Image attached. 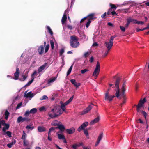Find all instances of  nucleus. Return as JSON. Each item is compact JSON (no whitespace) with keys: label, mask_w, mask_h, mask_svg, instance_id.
Segmentation results:
<instances>
[{"label":"nucleus","mask_w":149,"mask_h":149,"mask_svg":"<svg viewBox=\"0 0 149 149\" xmlns=\"http://www.w3.org/2000/svg\"><path fill=\"white\" fill-rule=\"evenodd\" d=\"M126 80L124 81L121 88V91L120 92V97H119V98L120 100L123 98L122 102L120 104L121 106H122L126 102V94L125 93L126 91V89L125 88L126 86Z\"/></svg>","instance_id":"1"},{"label":"nucleus","mask_w":149,"mask_h":149,"mask_svg":"<svg viewBox=\"0 0 149 149\" xmlns=\"http://www.w3.org/2000/svg\"><path fill=\"white\" fill-rule=\"evenodd\" d=\"M51 112H53L54 114H52L50 113V112H49L48 115L51 118H53L59 116L60 115L62 114L63 113V112L61 111L60 107L57 106H54L52 109Z\"/></svg>","instance_id":"2"},{"label":"nucleus","mask_w":149,"mask_h":149,"mask_svg":"<svg viewBox=\"0 0 149 149\" xmlns=\"http://www.w3.org/2000/svg\"><path fill=\"white\" fill-rule=\"evenodd\" d=\"M78 39L74 35L71 36L70 37V44L71 47L77 48L79 45V43L78 42Z\"/></svg>","instance_id":"3"},{"label":"nucleus","mask_w":149,"mask_h":149,"mask_svg":"<svg viewBox=\"0 0 149 149\" xmlns=\"http://www.w3.org/2000/svg\"><path fill=\"white\" fill-rule=\"evenodd\" d=\"M121 78L120 77H118L115 81V87L116 88V91L115 93L116 97L118 98L120 97V89L119 85L121 81Z\"/></svg>","instance_id":"4"},{"label":"nucleus","mask_w":149,"mask_h":149,"mask_svg":"<svg viewBox=\"0 0 149 149\" xmlns=\"http://www.w3.org/2000/svg\"><path fill=\"white\" fill-rule=\"evenodd\" d=\"M74 98V95L72 96L68 100L64 103H62L60 106V108L63 111L66 112L65 106L70 103Z\"/></svg>","instance_id":"5"},{"label":"nucleus","mask_w":149,"mask_h":149,"mask_svg":"<svg viewBox=\"0 0 149 149\" xmlns=\"http://www.w3.org/2000/svg\"><path fill=\"white\" fill-rule=\"evenodd\" d=\"M95 14L92 13L88 15L87 16L84 17L82 18L80 21V22L81 23L84 21L88 19V21H91L92 20H93L94 18H96L94 17Z\"/></svg>","instance_id":"6"},{"label":"nucleus","mask_w":149,"mask_h":149,"mask_svg":"<svg viewBox=\"0 0 149 149\" xmlns=\"http://www.w3.org/2000/svg\"><path fill=\"white\" fill-rule=\"evenodd\" d=\"M100 70V65L98 61L97 62L96 68L93 72V76L95 75L96 77H97L99 75Z\"/></svg>","instance_id":"7"},{"label":"nucleus","mask_w":149,"mask_h":149,"mask_svg":"<svg viewBox=\"0 0 149 149\" xmlns=\"http://www.w3.org/2000/svg\"><path fill=\"white\" fill-rule=\"evenodd\" d=\"M105 100L110 102L112 101L113 99L115 97V96L114 95H109V93L108 91L106 92L105 93Z\"/></svg>","instance_id":"8"},{"label":"nucleus","mask_w":149,"mask_h":149,"mask_svg":"<svg viewBox=\"0 0 149 149\" xmlns=\"http://www.w3.org/2000/svg\"><path fill=\"white\" fill-rule=\"evenodd\" d=\"M30 119L28 117H22L21 116L19 117L17 119V122L18 123L23 122L24 121L28 122L30 120Z\"/></svg>","instance_id":"9"},{"label":"nucleus","mask_w":149,"mask_h":149,"mask_svg":"<svg viewBox=\"0 0 149 149\" xmlns=\"http://www.w3.org/2000/svg\"><path fill=\"white\" fill-rule=\"evenodd\" d=\"M113 42L109 40V42H105V44L106 48L108 50H110L113 46Z\"/></svg>","instance_id":"10"},{"label":"nucleus","mask_w":149,"mask_h":149,"mask_svg":"<svg viewBox=\"0 0 149 149\" xmlns=\"http://www.w3.org/2000/svg\"><path fill=\"white\" fill-rule=\"evenodd\" d=\"M88 125V123L87 122H86L83 123L77 129V131L80 132L82 130H84Z\"/></svg>","instance_id":"11"},{"label":"nucleus","mask_w":149,"mask_h":149,"mask_svg":"<svg viewBox=\"0 0 149 149\" xmlns=\"http://www.w3.org/2000/svg\"><path fill=\"white\" fill-rule=\"evenodd\" d=\"M92 105H93L92 104L91 105H89L86 109L84 110L82 112L81 115L84 114L88 113V112L92 109Z\"/></svg>","instance_id":"12"},{"label":"nucleus","mask_w":149,"mask_h":149,"mask_svg":"<svg viewBox=\"0 0 149 149\" xmlns=\"http://www.w3.org/2000/svg\"><path fill=\"white\" fill-rule=\"evenodd\" d=\"M27 91H26L24 93V97L26 98H31L33 97L35 95L33 93H32V92L30 91L27 93Z\"/></svg>","instance_id":"13"},{"label":"nucleus","mask_w":149,"mask_h":149,"mask_svg":"<svg viewBox=\"0 0 149 149\" xmlns=\"http://www.w3.org/2000/svg\"><path fill=\"white\" fill-rule=\"evenodd\" d=\"M20 74V70L19 68L18 67L16 69V71L14 74V78H13L15 80H17Z\"/></svg>","instance_id":"14"},{"label":"nucleus","mask_w":149,"mask_h":149,"mask_svg":"<svg viewBox=\"0 0 149 149\" xmlns=\"http://www.w3.org/2000/svg\"><path fill=\"white\" fill-rule=\"evenodd\" d=\"M47 67V68L49 67V65H48V64L47 63H45L42 66L40 67L38 69V72L39 73L42 72Z\"/></svg>","instance_id":"15"},{"label":"nucleus","mask_w":149,"mask_h":149,"mask_svg":"<svg viewBox=\"0 0 149 149\" xmlns=\"http://www.w3.org/2000/svg\"><path fill=\"white\" fill-rule=\"evenodd\" d=\"M100 119V117L99 115H98L97 117L92 120L90 123V125H93L98 122Z\"/></svg>","instance_id":"16"},{"label":"nucleus","mask_w":149,"mask_h":149,"mask_svg":"<svg viewBox=\"0 0 149 149\" xmlns=\"http://www.w3.org/2000/svg\"><path fill=\"white\" fill-rule=\"evenodd\" d=\"M38 51L40 55H42L44 52V47L43 45L39 46L38 47Z\"/></svg>","instance_id":"17"},{"label":"nucleus","mask_w":149,"mask_h":149,"mask_svg":"<svg viewBox=\"0 0 149 149\" xmlns=\"http://www.w3.org/2000/svg\"><path fill=\"white\" fill-rule=\"evenodd\" d=\"M70 82L73 84L76 88H78L80 86L81 84L80 83H77L76 82L75 80L74 79H72L70 80Z\"/></svg>","instance_id":"18"},{"label":"nucleus","mask_w":149,"mask_h":149,"mask_svg":"<svg viewBox=\"0 0 149 149\" xmlns=\"http://www.w3.org/2000/svg\"><path fill=\"white\" fill-rule=\"evenodd\" d=\"M146 101L145 98H144L143 100H140L139 101L138 105L137 106H138V107H142L146 102Z\"/></svg>","instance_id":"19"},{"label":"nucleus","mask_w":149,"mask_h":149,"mask_svg":"<svg viewBox=\"0 0 149 149\" xmlns=\"http://www.w3.org/2000/svg\"><path fill=\"white\" fill-rule=\"evenodd\" d=\"M66 131L67 133L69 134H72L75 132V129L73 127H72L69 129H66Z\"/></svg>","instance_id":"20"},{"label":"nucleus","mask_w":149,"mask_h":149,"mask_svg":"<svg viewBox=\"0 0 149 149\" xmlns=\"http://www.w3.org/2000/svg\"><path fill=\"white\" fill-rule=\"evenodd\" d=\"M57 129H58L61 132H63L65 130V127L62 124H59L58 126L56 127Z\"/></svg>","instance_id":"21"},{"label":"nucleus","mask_w":149,"mask_h":149,"mask_svg":"<svg viewBox=\"0 0 149 149\" xmlns=\"http://www.w3.org/2000/svg\"><path fill=\"white\" fill-rule=\"evenodd\" d=\"M26 133H25L24 131H23V134L22 137L21 139L23 140V143H24V144L25 145H27V144H26L25 143V142H26Z\"/></svg>","instance_id":"22"},{"label":"nucleus","mask_w":149,"mask_h":149,"mask_svg":"<svg viewBox=\"0 0 149 149\" xmlns=\"http://www.w3.org/2000/svg\"><path fill=\"white\" fill-rule=\"evenodd\" d=\"M38 130L39 132H42L46 131L45 128L44 127L39 126L38 127Z\"/></svg>","instance_id":"23"},{"label":"nucleus","mask_w":149,"mask_h":149,"mask_svg":"<svg viewBox=\"0 0 149 149\" xmlns=\"http://www.w3.org/2000/svg\"><path fill=\"white\" fill-rule=\"evenodd\" d=\"M67 19V17L65 14L63 15L61 20L62 24H64Z\"/></svg>","instance_id":"24"},{"label":"nucleus","mask_w":149,"mask_h":149,"mask_svg":"<svg viewBox=\"0 0 149 149\" xmlns=\"http://www.w3.org/2000/svg\"><path fill=\"white\" fill-rule=\"evenodd\" d=\"M37 111L36 108H34L31 109L30 111V113L33 114L35 113Z\"/></svg>","instance_id":"25"},{"label":"nucleus","mask_w":149,"mask_h":149,"mask_svg":"<svg viewBox=\"0 0 149 149\" xmlns=\"http://www.w3.org/2000/svg\"><path fill=\"white\" fill-rule=\"evenodd\" d=\"M26 128L27 129H31L32 130L34 128V127L32 125H29L26 127Z\"/></svg>","instance_id":"26"},{"label":"nucleus","mask_w":149,"mask_h":149,"mask_svg":"<svg viewBox=\"0 0 149 149\" xmlns=\"http://www.w3.org/2000/svg\"><path fill=\"white\" fill-rule=\"evenodd\" d=\"M128 19L130 21V23L132 22L133 23L136 24V23L137 21L136 20L133 19L131 17H129L128 18Z\"/></svg>","instance_id":"27"},{"label":"nucleus","mask_w":149,"mask_h":149,"mask_svg":"<svg viewBox=\"0 0 149 149\" xmlns=\"http://www.w3.org/2000/svg\"><path fill=\"white\" fill-rule=\"evenodd\" d=\"M10 114L9 113L8 110H6L5 112L4 115L5 116V118L7 120L8 118V116Z\"/></svg>","instance_id":"28"},{"label":"nucleus","mask_w":149,"mask_h":149,"mask_svg":"<svg viewBox=\"0 0 149 149\" xmlns=\"http://www.w3.org/2000/svg\"><path fill=\"white\" fill-rule=\"evenodd\" d=\"M84 134H85L87 138L89 139V136L88 133V130H86V129H84Z\"/></svg>","instance_id":"29"},{"label":"nucleus","mask_w":149,"mask_h":149,"mask_svg":"<svg viewBox=\"0 0 149 149\" xmlns=\"http://www.w3.org/2000/svg\"><path fill=\"white\" fill-rule=\"evenodd\" d=\"M73 67V65H72L69 69V70H68L67 73V76H68V75H69L70 73H71V71H72V69Z\"/></svg>","instance_id":"30"},{"label":"nucleus","mask_w":149,"mask_h":149,"mask_svg":"<svg viewBox=\"0 0 149 149\" xmlns=\"http://www.w3.org/2000/svg\"><path fill=\"white\" fill-rule=\"evenodd\" d=\"M34 80V78L31 79V80L28 82L25 86H29L33 81Z\"/></svg>","instance_id":"31"},{"label":"nucleus","mask_w":149,"mask_h":149,"mask_svg":"<svg viewBox=\"0 0 149 149\" xmlns=\"http://www.w3.org/2000/svg\"><path fill=\"white\" fill-rule=\"evenodd\" d=\"M47 29L48 30V32L50 33V35L51 36H52L53 35V32L52 31L51 29L50 28V27L49 26H47Z\"/></svg>","instance_id":"32"},{"label":"nucleus","mask_w":149,"mask_h":149,"mask_svg":"<svg viewBox=\"0 0 149 149\" xmlns=\"http://www.w3.org/2000/svg\"><path fill=\"white\" fill-rule=\"evenodd\" d=\"M58 138L60 139H65V136L63 134H58Z\"/></svg>","instance_id":"33"},{"label":"nucleus","mask_w":149,"mask_h":149,"mask_svg":"<svg viewBox=\"0 0 149 149\" xmlns=\"http://www.w3.org/2000/svg\"><path fill=\"white\" fill-rule=\"evenodd\" d=\"M5 123V121L4 120H2L1 118L0 119V129L1 128V125H3Z\"/></svg>","instance_id":"34"},{"label":"nucleus","mask_w":149,"mask_h":149,"mask_svg":"<svg viewBox=\"0 0 149 149\" xmlns=\"http://www.w3.org/2000/svg\"><path fill=\"white\" fill-rule=\"evenodd\" d=\"M45 47V53H47L49 50L50 45L49 44H48Z\"/></svg>","instance_id":"35"},{"label":"nucleus","mask_w":149,"mask_h":149,"mask_svg":"<svg viewBox=\"0 0 149 149\" xmlns=\"http://www.w3.org/2000/svg\"><path fill=\"white\" fill-rule=\"evenodd\" d=\"M110 6L111 8V9H113L114 10L116 9L117 7H116L115 5L110 3Z\"/></svg>","instance_id":"36"},{"label":"nucleus","mask_w":149,"mask_h":149,"mask_svg":"<svg viewBox=\"0 0 149 149\" xmlns=\"http://www.w3.org/2000/svg\"><path fill=\"white\" fill-rule=\"evenodd\" d=\"M56 129H57L56 127H52L51 128L49 129V131L48 132L49 136V135L50 134L51 132L52 131H53L54 130Z\"/></svg>","instance_id":"37"},{"label":"nucleus","mask_w":149,"mask_h":149,"mask_svg":"<svg viewBox=\"0 0 149 149\" xmlns=\"http://www.w3.org/2000/svg\"><path fill=\"white\" fill-rule=\"evenodd\" d=\"M11 134V132L10 131H7L6 133V134L9 137H11L12 136Z\"/></svg>","instance_id":"38"},{"label":"nucleus","mask_w":149,"mask_h":149,"mask_svg":"<svg viewBox=\"0 0 149 149\" xmlns=\"http://www.w3.org/2000/svg\"><path fill=\"white\" fill-rule=\"evenodd\" d=\"M91 53L89 52L88 51L86 52L84 54V56L85 58H86L90 54H91Z\"/></svg>","instance_id":"39"},{"label":"nucleus","mask_w":149,"mask_h":149,"mask_svg":"<svg viewBox=\"0 0 149 149\" xmlns=\"http://www.w3.org/2000/svg\"><path fill=\"white\" fill-rule=\"evenodd\" d=\"M59 124V123H57V121H56L53 122L51 123L52 125L57 126H58V125Z\"/></svg>","instance_id":"40"},{"label":"nucleus","mask_w":149,"mask_h":149,"mask_svg":"<svg viewBox=\"0 0 149 149\" xmlns=\"http://www.w3.org/2000/svg\"><path fill=\"white\" fill-rule=\"evenodd\" d=\"M102 137H103V133H101L99 135V136L97 139V140H99V141H100L101 140Z\"/></svg>","instance_id":"41"},{"label":"nucleus","mask_w":149,"mask_h":149,"mask_svg":"<svg viewBox=\"0 0 149 149\" xmlns=\"http://www.w3.org/2000/svg\"><path fill=\"white\" fill-rule=\"evenodd\" d=\"M56 79V78L55 77H54L52 79H50L48 80V83H50L51 82H53L55 81Z\"/></svg>","instance_id":"42"},{"label":"nucleus","mask_w":149,"mask_h":149,"mask_svg":"<svg viewBox=\"0 0 149 149\" xmlns=\"http://www.w3.org/2000/svg\"><path fill=\"white\" fill-rule=\"evenodd\" d=\"M50 43L51 46V47L52 49H53L54 48V43L52 40H50Z\"/></svg>","instance_id":"43"},{"label":"nucleus","mask_w":149,"mask_h":149,"mask_svg":"<svg viewBox=\"0 0 149 149\" xmlns=\"http://www.w3.org/2000/svg\"><path fill=\"white\" fill-rule=\"evenodd\" d=\"M22 77H23L22 78H20L19 79L20 80L22 81H23L25 80L27 77L26 76L24 75H22Z\"/></svg>","instance_id":"44"},{"label":"nucleus","mask_w":149,"mask_h":149,"mask_svg":"<svg viewBox=\"0 0 149 149\" xmlns=\"http://www.w3.org/2000/svg\"><path fill=\"white\" fill-rule=\"evenodd\" d=\"M144 22H143V21H138L137 20V21L136 23V24H144Z\"/></svg>","instance_id":"45"},{"label":"nucleus","mask_w":149,"mask_h":149,"mask_svg":"<svg viewBox=\"0 0 149 149\" xmlns=\"http://www.w3.org/2000/svg\"><path fill=\"white\" fill-rule=\"evenodd\" d=\"M3 125L5 126V127H4L6 129H8L9 127V125L8 124L6 123H5Z\"/></svg>","instance_id":"46"},{"label":"nucleus","mask_w":149,"mask_h":149,"mask_svg":"<svg viewBox=\"0 0 149 149\" xmlns=\"http://www.w3.org/2000/svg\"><path fill=\"white\" fill-rule=\"evenodd\" d=\"M91 22V21H88V22L86 23V28H88Z\"/></svg>","instance_id":"47"},{"label":"nucleus","mask_w":149,"mask_h":149,"mask_svg":"<svg viewBox=\"0 0 149 149\" xmlns=\"http://www.w3.org/2000/svg\"><path fill=\"white\" fill-rule=\"evenodd\" d=\"M48 98V97L46 95H43L40 99V100H46V99H47Z\"/></svg>","instance_id":"48"},{"label":"nucleus","mask_w":149,"mask_h":149,"mask_svg":"<svg viewBox=\"0 0 149 149\" xmlns=\"http://www.w3.org/2000/svg\"><path fill=\"white\" fill-rule=\"evenodd\" d=\"M88 70L86 69H85L84 70H81V72L82 74H84L86 72L88 71Z\"/></svg>","instance_id":"49"},{"label":"nucleus","mask_w":149,"mask_h":149,"mask_svg":"<svg viewBox=\"0 0 149 149\" xmlns=\"http://www.w3.org/2000/svg\"><path fill=\"white\" fill-rule=\"evenodd\" d=\"M141 113L144 116L145 118H146V116L147 115V113L143 111H141Z\"/></svg>","instance_id":"50"},{"label":"nucleus","mask_w":149,"mask_h":149,"mask_svg":"<svg viewBox=\"0 0 149 149\" xmlns=\"http://www.w3.org/2000/svg\"><path fill=\"white\" fill-rule=\"evenodd\" d=\"M29 113H30V111H29L28 110V111H27L25 112V114H24V116H29Z\"/></svg>","instance_id":"51"},{"label":"nucleus","mask_w":149,"mask_h":149,"mask_svg":"<svg viewBox=\"0 0 149 149\" xmlns=\"http://www.w3.org/2000/svg\"><path fill=\"white\" fill-rule=\"evenodd\" d=\"M116 36L115 35L112 36L111 37L110 40L113 41L114 38L116 37Z\"/></svg>","instance_id":"52"},{"label":"nucleus","mask_w":149,"mask_h":149,"mask_svg":"<svg viewBox=\"0 0 149 149\" xmlns=\"http://www.w3.org/2000/svg\"><path fill=\"white\" fill-rule=\"evenodd\" d=\"M110 50H107L105 52L104 54V57H106L107 55L108 54V53L109 52Z\"/></svg>","instance_id":"53"},{"label":"nucleus","mask_w":149,"mask_h":149,"mask_svg":"<svg viewBox=\"0 0 149 149\" xmlns=\"http://www.w3.org/2000/svg\"><path fill=\"white\" fill-rule=\"evenodd\" d=\"M22 104V102H21L17 104V107H16V109H18L21 106Z\"/></svg>","instance_id":"54"},{"label":"nucleus","mask_w":149,"mask_h":149,"mask_svg":"<svg viewBox=\"0 0 149 149\" xmlns=\"http://www.w3.org/2000/svg\"><path fill=\"white\" fill-rule=\"evenodd\" d=\"M77 147H79L83 145V144L82 142L78 143L76 144Z\"/></svg>","instance_id":"55"},{"label":"nucleus","mask_w":149,"mask_h":149,"mask_svg":"<svg viewBox=\"0 0 149 149\" xmlns=\"http://www.w3.org/2000/svg\"><path fill=\"white\" fill-rule=\"evenodd\" d=\"M120 29L122 32H125V28L122 26H120Z\"/></svg>","instance_id":"56"},{"label":"nucleus","mask_w":149,"mask_h":149,"mask_svg":"<svg viewBox=\"0 0 149 149\" xmlns=\"http://www.w3.org/2000/svg\"><path fill=\"white\" fill-rule=\"evenodd\" d=\"M64 52V50L63 49H61L60 51V55H62Z\"/></svg>","instance_id":"57"},{"label":"nucleus","mask_w":149,"mask_h":149,"mask_svg":"<svg viewBox=\"0 0 149 149\" xmlns=\"http://www.w3.org/2000/svg\"><path fill=\"white\" fill-rule=\"evenodd\" d=\"M37 73V72L36 71H35L31 75V79H32L33 78L34 79V76Z\"/></svg>","instance_id":"58"},{"label":"nucleus","mask_w":149,"mask_h":149,"mask_svg":"<svg viewBox=\"0 0 149 149\" xmlns=\"http://www.w3.org/2000/svg\"><path fill=\"white\" fill-rule=\"evenodd\" d=\"M106 15H107V13L106 12H105L103 15H101V17L102 18H106V17H105L106 16Z\"/></svg>","instance_id":"59"},{"label":"nucleus","mask_w":149,"mask_h":149,"mask_svg":"<svg viewBox=\"0 0 149 149\" xmlns=\"http://www.w3.org/2000/svg\"><path fill=\"white\" fill-rule=\"evenodd\" d=\"M45 109V107L44 106H42L39 109V110L40 111H42Z\"/></svg>","instance_id":"60"},{"label":"nucleus","mask_w":149,"mask_h":149,"mask_svg":"<svg viewBox=\"0 0 149 149\" xmlns=\"http://www.w3.org/2000/svg\"><path fill=\"white\" fill-rule=\"evenodd\" d=\"M77 147L76 144H74L72 145V147L73 148V149H77Z\"/></svg>","instance_id":"61"},{"label":"nucleus","mask_w":149,"mask_h":149,"mask_svg":"<svg viewBox=\"0 0 149 149\" xmlns=\"http://www.w3.org/2000/svg\"><path fill=\"white\" fill-rule=\"evenodd\" d=\"M16 141L15 139H13L12 141L10 143L12 145L16 143Z\"/></svg>","instance_id":"62"},{"label":"nucleus","mask_w":149,"mask_h":149,"mask_svg":"<svg viewBox=\"0 0 149 149\" xmlns=\"http://www.w3.org/2000/svg\"><path fill=\"white\" fill-rule=\"evenodd\" d=\"M111 14L113 16H114L115 15H116L117 14V13H116V12L115 11V10H113V11H112V12H111Z\"/></svg>","instance_id":"63"},{"label":"nucleus","mask_w":149,"mask_h":149,"mask_svg":"<svg viewBox=\"0 0 149 149\" xmlns=\"http://www.w3.org/2000/svg\"><path fill=\"white\" fill-rule=\"evenodd\" d=\"M94 61V58L93 56H92L89 60V61L90 63H92Z\"/></svg>","instance_id":"64"}]
</instances>
